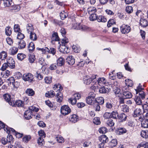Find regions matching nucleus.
Listing matches in <instances>:
<instances>
[{"instance_id":"nucleus-32","label":"nucleus","mask_w":148,"mask_h":148,"mask_svg":"<svg viewBox=\"0 0 148 148\" xmlns=\"http://www.w3.org/2000/svg\"><path fill=\"white\" fill-rule=\"evenodd\" d=\"M3 1L5 7H9L12 3V0H3Z\"/></svg>"},{"instance_id":"nucleus-51","label":"nucleus","mask_w":148,"mask_h":148,"mask_svg":"<svg viewBox=\"0 0 148 148\" xmlns=\"http://www.w3.org/2000/svg\"><path fill=\"white\" fill-rule=\"evenodd\" d=\"M121 109L124 112H128L129 111L128 106L125 105H124L122 106Z\"/></svg>"},{"instance_id":"nucleus-12","label":"nucleus","mask_w":148,"mask_h":148,"mask_svg":"<svg viewBox=\"0 0 148 148\" xmlns=\"http://www.w3.org/2000/svg\"><path fill=\"white\" fill-rule=\"evenodd\" d=\"M67 63L70 65H73L75 63V60L74 57L72 56H69L67 57L66 59Z\"/></svg>"},{"instance_id":"nucleus-38","label":"nucleus","mask_w":148,"mask_h":148,"mask_svg":"<svg viewBox=\"0 0 148 148\" xmlns=\"http://www.w3.org/2000/svg\"><path fill=\"white\" fill-rule=\"evenodd\" d=\"M51 40L53 41H58L59 40V38L57 33H54L53 34Z\"/></svg>"},{"instance_id":"nucleus-47","label":"nucleus","mask_w":148,"mask_h":148,"mask_svg":"<svg viewBox=\"0 0 148 148\" xmlns=\"http://www.w3.org/2000/svg\"><path fill=\"white\" fill-rule=\"evenodd\" d=\"M56 139L58 142L59 143H62L64 141L63 138L60 135H58L56 137Z\"/></svg>"},{"instance_id":"nucleus-13","label":"nucleus","mask_w":148,"mask_h":148,"mask_svg":"<svg viewBox=\"0 0 148 148\" xmlns=\"http://www.w3.org/2000/svg\"><path fill=\"white\" fill-rule=\"evenodd\" d=\"M78 120V116L75 114H73L71 115L69 118L70 121L72 123H75L77 122Z\"/></svg>"},{"instance_id":"nucleus-23","label":"nucleus","mask_w":148,"mask_h":148,"mask_svg":"<svg viewBox=\"0 0 148 148\" xmlns=\"http://www.w3.org/2000/svg\"><path fill=\"white\" fill-rule=\"evenodd\" d=\"M26 45V43L23 40H20V42H18V48L19 49H21L24 48Z\"/></svg>"},{"instance_id":"nucleus-6","label":"nucleus","mask_w":148,"mask_h":148,"mask_svg":"<svg viewBox=\"0 0 148 148\" xmlns=\"http://www.w3.org/2000/svg\"><path fill=\"white\" fill-rule=\"evenodd\" d=\"M0 127L4 128L5 131L8 134H9L15 131V130L13 129L10 128L7 125L5 126V124L1 121H0Z\"/></svg>"},{"instance_id":"nucleus-45","label":"nucleus","mask_w":148,"mask_h":148,"mask_svg":"<svg viewBox=\"0 0 148 148\" xmlns=\"http://www.w3.org/2000/svg\"><path fill=\"white\" fill-rule=\"evenodd\" d=\"M142 127L144 128H148V120H143L141 122Z\"/></svg>"},{"instance_id":"nucleus-59","label":"nucleus","mask_w":148,"mask_h":148,"mask_svg":"<svg viewBox=\"0 0 148 148\" xmlns=\"http://www.w3.org/2000/svg\"><path fill=\"white\" fill-rule=\"evenodd\" d=\"M93 105L94 106V109L96 111H99L100 110V107L97 103H95Z\"/></svg>"},{"instance_id":"nucleus-36","label":"nucleus","mask_w":148,"mask_h":148,"mask_svg":"<svg viewBox=\"0 0 148 148\" xmlns=\"http://www.w3.org/2000/svg\"><path fill=\"white\" fill-rule=\"evenodd\" d=\"M18 107H22L24 105V102L21 100H18L14 103V105Z\"/></svg>"},{"instance_id":"nucleus-53","label":"nucleus","mask_w":148,"mask_h":148,"mask_svg":"<svg viewBox=\"0 0 148 148\" xmlns=\"http://www.w3.org/2000/svg\"><path fill=\"white\" fill-rule=\"evenodd\" d=\"M26 57V55L23 53H18L17 55V58L18 60H21Z\"/></svg>"},{"instance_id":"nucleus-5","label":"nucleus","mask_w":148,"mask_h":148,"mask_svg":"<svg viewBox=\"0 0 148 148\" xmlns=\"http://www.w3.org/2000/svg\"><path fill=\"white\" fill-rule=\"evenodd\" d=\"M121 31L122 34H126L129 33L131 30V27L127 25L123 24L121 27Z\"/></svg>"},{"instance_id":"nucleus-9","label":"nucleus","mask_w":148,"mask_h":148,"mask_svg":"<svg viewBox=\"0 0 148 148\" xmlns=\"http://www.w3.org/2000/svg\"><path fill=\"white\" fill-rule=\"evenodd\" d=\"M86 102L89 105H93L96 102L95 96L94 95L88 96L86 98Z\"/></svg>"},{"instance_id":"nucleus-2","label":"nucleus","mask_w":148,"mask_h":148,"mask_svg":"<svg viewBox=\"0 0 148 148\" xmlns=\"http://www.w3.org/2000/svg\"><path fill=\"white\" fill-rule=\"evenodd\" d=\"M145 94L144 92H140L138 95L135 96L134 100L136 104L138 105H142V101L141 99H144L145 97Z\"/></svg>"},{"instance_id":"nucleus-21","label":"nucleus","mask_w":148,"mask_h":148,"mask_svg":"<svg viewBox=\"0 0 148 148\" xmlns=\"http://www.w3.org/2000/svg\"><path fill=\"white\" fill-rule=\"evenodd\" d=\"M3 71L1 73V75L3 78H6L10 75L11 73L8 70H6L5 71Z\"/></svg>"},{"instance_id":"nucleus-49","label":"nucleus","mask_w":148,"mask_h":148,"mask_svg":"<svg viewBox=\"0 0 148 148\" xmlns=\"http://www.w3.org/2000/svg\"><path fill=\"white\" fill-rule=\"evenodd\" d=\"M89 18L90 21H94L97 20V17L96 14H90Z\"/></svg>"},{"instance_id":"nucleus-40","label":"nucleus","mask_w":148,"mask_h":148,"mask_svg":"<svg viewBox=\"0 0 148 148\" xmlns=\"http://www.w3.org/2000/svg\"><path fill=\"white\" fill-rule=\"evenodd\" d=\"M127 118L126 115L124 113H121L119 116L118 119L121 121H123L125 120Z\"/></svg>"},{"instance_id":"nucleus-17","label":"nucleus","mask_w":148,"mask_h":148,"mask_svg":"<svg viewBox=\"0 0 148 148\" xmlns=\"http://www.w3.org/2000/svg\"><path fill=\"white\" fill-rule=\"evenodd\" d=\"M140 24L141 27H145L148 25V22L147 20L145 18H142L140 19Z\"/></svg>"},{"instance_id":"nucleus-42","label":"nucleus","mask_w":148,"mask_h":148,"mask_svg":"<svg viewBox=\"0 0 148 148\" xmlns=\"http://www.w3.org/2000/svg\"><path fill=\"white\" fill-rule=\"evenodd\" d=\"M25 93L30 96H32L34 94V92L31 89H27L25 91Z\"/></svg>"},{"instance_id":"nucleus-10","label":"nucleus","mask_w":148,"mask_h":148,"mask_svg":"<svg viewBox=\"0 0 148 148\" xmlns=\"http://www.w3.org/2000/svg\"><path fill=\"white\" fill-rule=\"evenodd\" d=\"M107 81L106 79L104 77H100L98 78V80L96 79V81H95V84H98L99 86H103L106 84Z\"/></svg>"},{"instance_id":"nucleus-19","label":"nucleus","mask_w":148,"mask_h":148,"mask_svg":"<svg viewBox=\"0 0 148 148\" xmlns=\"http://www.w3.org/2000/svg\"><path fill=\"white\" fill-rule=\"evenodd\" d=\"M43 50L45 51V53L47 52L49 53L52 54L53 55H54L56 53V49L53 48H50V49H49L48 48L45 47V49H44Z\"/></svg>"},{"instance_id":"nucleus-37","label":"nucleus","mask_w":148,"mask_h":148,"mask_svg":"<svg viewBox=\"0 0 148 148\" xmlns=\"http://www.w3.org/2000/svg\"><path fill=\"white\" fill-rule=\"evenodd\" d=\"M28 49L30 52H32L35 48L34 45L32 42H30L28 46Z\"/></svg>"},{"instance_id":"nucleus-11","label":"nucleus","mask_w":148,"mask_h":148,"mask_svg":"<svg viewBox=\"0 0 148 148\" xmlns=\"http://www.w3.org/2000/svg\"><path fill=\"white\" fill-rule=\"evenodd\" d=\"M59 49L60 52L64 54L69 53L70 51V49L67 47L63 45L60 46Z\"/></svg>"},{"instance_id":"nucleus-25","label":"nucleus","mask_w":148,"mask_h":148,"mask_svg":"<svg viewBox=\"0 0 148 148\" xmlns=\"http://www.w3.org/2000/svg\"><path fill=\"white\" fill-rule=\"evenodd\" d=\"M27 31V32L30 34L34 31V27L31 24H27L26 27Z\"/></svg>"},{"instance_id":"nucleus-60","label":"nucleus","mask_w":148,"mask_h":148,"mask_svg":"<svg viewBox=\"0 0 148 148\" xmlns=\"http://www.w3.org/2000/svg\"><path fill=\"white\" fill-rule=\"evenodd\" d=\"M93 123L97 125H99L100 123L99 118V117H95L93 120Z\"/></svg>"},{"instance_id":"nucleus-18","label":"nucleus","mask_w":148,"mask_h":148,"mask_svg":"<svg viewBox=\"0 0 148 148\" xmlns=\"http://www.w3.org/2000/svg\"><path fill=\"white\" fill-rule=\"evenodd\" d=\"M142 113L141 110L140 108H136L134 111V117H136L140 116L139 118H140V115L142 114Z\"/></svg>"},{"instance_id":"nucleus-62","label":"nucleus","mask_w":148,"mask_h":148,"mask_svg":"<svg viewBox=\"0 0 148 148\" xmlns=\"http://www.w3.org/2000/svg\"><path fill=\"white\" fill-rule=\"evenodd\" d=\"M99 131L101 133L105 134L107 132V130L106 127H103L100 128Z\"/></svg>"},{"instance_id":"nucleus-24","label":"nucleus","mask_w":148,"mask_h":148,"mask_svg":"<svg viewBox=\"0 0 148 148\" xmlns=\"http://www.w3.org/2000/svg\"><path fill=\"white\" fill-rule=\"evenodd\" d=\"M5 34L7 36H10L12 34V28L10 26L6 27L5 29Z\"/></svg>"},{"instance_id":"nucleus-15","label":"nucleus","mask_w":148,"mask_h":148,"mask_svg":"<svg viewBox=\"0 0 148 148\" xmlns=\"http://www.w3.org/2000/svg\"><path fill=\"white\" fill-rule=\"evenodd\" d=\"M63 94L60 92H58L56 95V99L57 102L60 103L63 99Z\"/></svg>"},{"instance_id":"nucleus-4","label":"nucleus","mask_w":148,"mask_h":148,"mask_svg":"<svg viewBox=\"0 0 148 148\" xmlns=\"http://www.w3.org/2000/svg\"><path fill=\"white\" fill-rule=\"evenodd\" d=\"M3 97V99L11 106H13L14 105V101L13 99L11 98L10 95L9 94H4Z\"/></svg>"},{"instance_id":"nucleus-61","label":"nucleus","mask_w":148,"mask_h":148,"mask_svg":"<svg viewBox=\"0 0 148 148\" xmlns=\"http://www.w3.org/2000/svg\"><path fill=\"white\" fill-rule=\"evenodd\" d=\"M113 90L114 93L116 94H119L120 93V90L118 87L113 86Z\"/></svg>"},{"instance_id":"nucleus-56","label":"nucleus","mask_w":148,"mask_h":148,"mask_svg":"<svg viewBox=\"0 0 148 148\" xmlns=\"http://www.w3.org/2000/svg\"><path fill=\"white\" fill-rule=\"evenodd\" d=\"M67 16L66 13H65L64 11L62 12L60 14V16L62 20L64 19Z\"/></svg>"},{"instance_id":"nucleus-57","label":"nucleus","mask_w":148,"mask_h":148,"mask_svg":"<svg viewBox=\"0 0 148 148\" xmlns=\"http://www.w3.org/2000/svg\"><path fill=\"white\" fill-rule=\"evenodd\" d=\"M117 144V140L116 139H112L109 143L110 145L112 147L116 146Z\"/></svg>"},{"instance_id":"nucleus-46","label":"nucleus","mask_w":148,"mask_h":148,"mask_svg":"<svg viewBox=\"0 0 148 148\" xmlns=\"http://www.w3.org/2000/svg\"><path fill=\"white\" fill-rule=\"evenodd\" d=\"M111 114V117L113 118L114 119L118 118L119 114L116 111H113Z\"/></svg>"},{"instance_id":"nucleus-1","label":"nucleus","mask_w":148,"mask_h":148,"mask_svg":"<svg viewBox=\"0 0 148 148\" xmlns=\"http://www.w3.org/2000/svg\"><path fill=\"white\" fill-rule=\"evenodd\" d=\"M7 63H4L3 65L1 70L4 71L8 67L11 69H13L15 68V62L14 60L12 57H9L6 60Z\"/></svg>"},{"instance_id":"nucleus-33","label":"nucleus","mask_w":148,"mask_h":148,"mask_svg":"<svg viewBox=\"0 0 148 148\" xmlns=\"http://www.w3.org/2000/svg\"><path fill=\"white\" fill-rule=\"evenodd\" d=\"M7 56V53L4 51H2L0 53V59L4 60Z\"/></svg>"},{"instance_id":"nucleus-39","label":"nucleus","mask_w":148,"mask_h":148,"mask_svg":"<svg viewBox=\"0 0 148 148\" xmlns=\"http://www.w3.org/2000/svg\"><path fill=\"white\" fill-rule=\"evenodd\" d=\"M98 22H105L106 21V19L103 16H99L97 17V19Z\"/></svg>"},{"instance_id":"nucleus-14","label":"nucleus","mask_w":148,"mask_h":148,"mask_svg":"<svg viewBox=\"0 0 148 148\" xmlns=\"http://www.w3.org/2000/svg\"><path fill=\"white\" fill-rule=\"evenodd\" d=\"M32 112L30 110H28L26 111L24 114V116L25 118L27 120L29 119L32 117Z\"/></svg>"},{"instance_id":"nucleus-41","label":"nucleus","mask_w":148,"mask_h":148,"mask_svg":"<svg viewBox=\"0 0 148 148\" xmlns=\"http://www.w3.org/2000/svg\"><path fill=\"white\" fill-rule=\"evenodd\" d=\"M35 59L36 58L34 55L30 54L29 55L28 60L30 63H33L34 62Z\"/></svg>"},{"instance_id":"nucleus-16","label":"nucleus","mask_w":148,"mask_h":148,"mask_svg":"<svg viewBox=\"0 0 148 148\" xmlns=\"http://www.w3.org/2000/svg\"><path fill=\"white\" fill-rule=\"evenodd\" d=\"M110 89L107 86H103L100 88L99 92L101 93H106L108 92Z\"/></svg>"},{"instance_id":"nucleus-3","label":"nucleus","mask_w":148,"mask_h":148,"mask_svg":"<svg viewBox=\"0 0 148 148\" xmlns=\"http://www.w3.org/2000/svg\"><path fill=\"white\" fill-rule=\"evenodd\" d=\"M97 76V75H92L91 77L88 75L86 76L84 78V83L88 85L92 83V84H95V82L96 81Z\"/></svg>"},{"instance_id":"nucleus-58","label":"nucleus","mask_w":148,"mask_h":148,"mask_svg":"<svg viewBox=\"0 0 148 148\" xmlns=\"http://www.w3.org/2000/svg\"><path fill=\"white\" fill-rule=\"evenodd\" d=\"M126 132V130L125 129L123 128H120L118 129V132L119 134L121 135L125 133Z\"/></svg>"},{"instance_id":"nucleus-54","label":"nucleus","mask_w":148,"mask_h":148,"mask_svg":"<svg viewBox=\"0 0 148 148\" xmlns=\"http://www.w3.org/2000/svg\"><path fill=\"white\" fill-rule=\"evenodd\" d=\"M116 22L114 20L110 19L108 21L107 24V26L108 27H110L112 25L115 24Z\"/></svg>"},{"instance_id":"nucleus-48","label":"nucleus","mask_w":148,"mask_h":148,"mask_svg":"<svg viewBox=\"0 0 148 148\" xmlns=\"http://www.w3.org/2000/svg\"><path fill=\"white\" fill-rule=\"evenodd\" d=\"M125 11L128 13H132L133 11V8L132 6H127L125 8Z\"/></svg>"},{"instance_id":"nucleus-44","label":"nucleus","mask_w":148,"mask_h":148,"mask_svg":"<svg viewBox=\"0 0 148 148\" xmlns=\"http://www.w3.org/2000/svg\"><path fill=\"white\" fill-rule=\"evenodd\" d=\"M37 143L40 146H42L45 143L44 139L42 137H39L37 140Z\"/></svg>"},{"instance_id":"nucleus-35","label":"nucleus","mask_w":148,"mask_h":148,"mask_svg":"<svg viewBox=\"0 0 148 148\" xmlns=\"http://www.w3.org/2000/svg\"><path fill=\"white\" fill-rule=\"evenodd\" d=\"M55 95V93L53 90H50L48 92L46 93L45 96L48 97H53Z\"/></svg>"},{"instance_id":"nucleus-26","label":"nucleus","mask_w":148,"mask_h":148,"mask_svg":"<svg viewBox=\"0 0 148 148\" xmlns=\"http://www.w3.org/2000/svg\"><path fill=\"white\" fill-rule=\"evenodd\" d=\"M18 50V48L15 47H13L10 49V52L11 55H14L17 53Z\"/></svg>"},{"instance_id":"nucleus-34","label":"nucleus","mask_w":148,"mask_h":148,"mask_svg":"<svg viewBox=\"0 0 148 148\" xmlns=\"http://www.w3.org/2000/svg\"><path fill=\"white\" fill-rule=\"evenodd\" d=\"M64 59L62 57L59 58L57 60V64L60 66H62L64 64Z\"/></svg>"},{"instance_id":"nucleus-50","label":"nucleus","mask_w":148,"mask_h":148,"mask_svg":"<svg viewBox=\"0 0 148 148\" xmlns=\"http://www.w3.org/2000/svg\"><path fill=\"white\" fill-rule=\"evenodd\" d=\"M106 124L107 126L112 127L114 125V123L112 119H110L107 121Z\"/></svg>"},{"instance_id":"nucleus-43","label":"nucleus","mask_w":148,"mask_h":148,"mask_svg":"<svg viewBox=\"0 0 148 148\" xmlns=\"http://www.w3.org/2000/svg\"><path fill=\"white\" fill-rule=\"evenodd\" d=\"M96 103H97L98 104H102L104 103V99L102 97H99L96 99Z\"/></svg>"},{"instance_id":"nucleus-7","label":"nucleus","mask_w":148,"mask_h":148,"mask_svg":"<svg viewBox=\"0 0 148 148\" xmlns=\"http://www.w3.org/2000/svg\"><path fill=\"white\" fill-rule=\"evenodd\" d=\"M71 111L70 108L67 106H63L61 108V113L64 115L68 114Z\"/></svg>"},{"instance_id":"nucleus-22","label":"nucleus","mask_w":148,"mask_h":148,"mask_svg":"<svg viewBox=\"0 0 148 148\" xmlns=\"http://www.w3.org/2000/svg\"><path fill=\"white\" fill-rule=\"evenodd\" d=\"M123 97L125 99H130L132 97V94L130 92L126 91L123 92Z\"/></svg>"},{"instance_id":"nucleus-27","label":"nucleus","mask_w":148,"mask_h":148,"mask_svg":"<svg viewBox=\"0 0 148 148\" xmlns=\"http://www.w3.org/2000/svg\"><path fill=\"white\" fill-rule=\"evenodd\" d=\"M99 140L101 143H104L108 141V138L105 135H103L99 138Z\"/></svg>"},{"instance_id":"nucleus-64","label":"nucleus","mask_w":148,"mask_h":148,"mask_svg":"<svg viewBox=\"0 0 148 148\" xmlns=\"http://www.w3.org/2000/svg\"><path fill=\"white\" fill-rule=\"evenodd\" d=\"M31 138V136H25L23 138V140L25 143L27 142Z\"/></svg>"},{"instance_id":"nucleus-52","label":"nucleus","mask_w":148,"mask_h":148,"mask_svg":"<svg viewBox=\"0 0 148 148\" xmlns=\"http://www.w3.org/2000/svg\"><path fill=\"white\" fill-rule=\"evenodd\" d=\"M106 106L107 108L111 109L112 110H114V105L108 102L107 103Z\"/></svg>"},{"instance_id":"nucleus-29","label":"nucleus","mask_w":148,"mask_h":148,"mask_svg":"<svg viewBox=\"0 0 148 148\" xmlns=\"http://www.w3.org/2000/svg\"><path fill=\"white\" fill-rule=\"evenodd\" d=\"M29 38L32 40L35 41L37 38L36 34L33 32L29 34Z\"/></svg>"},{"instance_id":"nucleus-30","label":"nucleus","mask_w":148,"mask_h":148,"mask_svg":"<svg viewBox=\"0 0 148 148\" xmlns=\"http://www.w3.org/2000/svg\"><path fill=\"white\" fill-rule=\"evenodd\" d=\"M140 135L143 138H148V130H142L140 132Z\"/></svg>"},{"instance_id":"nucleus-31","label":"nucleus","mask_w":148,"mask_h":148,"mask_svg":"<svg viewBox=\"0 0 148 148\" xmlns=\"http://www.w3.org/2000/svg\"><path fill=\"white\" fill-rule=\"evenodd\" d=\"M87 11L89 14H95L97 11V10L95 7H90L88 9Z\"/></svg>"},{"instance_id":"nucleus-28","label":"nucleus","mask_w":148,"mask_h":148,"mask_svg":"<svg viewBox=\"0 0 148 148\" xmlns=\"http://www.w3.org/2000/svg\"><path fill=\"white\" fill-rule=\"evenodd\" d=\"M76 28L77 29H80L82 30H85L87 29V27L85 25H81L80 23H78L76 26Z\"/></svg>"},{"instance_id":"nucleus-20","label":"nucleus","mask_w":148,"mask_h":148,"mask_svg":"<svg viewBox=\"0 0 148 148\" xmlns=\"http://www.w3.org/2000/svg\"><path fill=\"white\" fill-rule=\"evenodd\" d=\"M137 148H148V142H143L139 144Z\"/></svg>"},{"instance_id":"nucleus-8","label":"nucleus","mask_w":148,"mask_h":148,"mask_svg":"<svg viewBox=\"0 0 148 148\" xmlns=\"http://www.w3.org/2000/svg\"><path fill=\"white\" fill-rule=\"evenodd\" d=\"M23 79L25 81H28L31 82L34 78L33 75L29 73L24 74L22 77Z\"/></svg>"},{"instance_id":"nucleus-63","label":"nucleus","mask_w":148,"mask_h":148,"mask_svg":"<svg viewBox=\"0 0 148 148\" xmlns=\"http://www.w3.org/2000/svg\"><path fill=\"white\" fill-rule=\"evenodd\" d=\"M45 82L46 84H49L51 82L52 79L50 77H46L44 79Z\"/></svg>"},{"instance_id":"nucleus-55","label":"nucleus","mask_w":148,"mask_h":148,"mask_svg":"<svg viewBox=\"0 0 148 148\" xmlns=\"http://www.w3.org/2000/svg\"><path fill=\"white\" fill-rule=\"evenodd\" d=\"M53 88L54 90H59L60 91L62 89V88L60 84H55Z\"/></svg>"}]
</instances>
